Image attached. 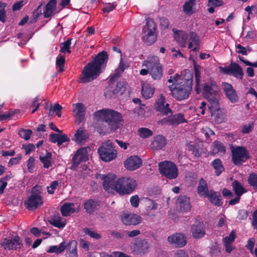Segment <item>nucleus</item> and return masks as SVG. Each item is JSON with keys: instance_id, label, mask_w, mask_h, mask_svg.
Segmentation results:
<instances>
[{"instance_id": "obj_63", "label": "nucleus", "mask_w": 257, "mask_h": 257, "mask_svg": "<svg viewBox=\"0 0 257 257\" xmlns=\"http://www.w3.org/2000/svg\"><path fill=\"white\" fill-rule=\"evenodd\" d=\"M160 25L163 29H166L168 28L170 25V22L167 18L162 17L160 19Z\"/></svg>"}, {"instance_id": "obj_49", "label": "nucleus", "mask_w": 257, "mask_h": 257, "mask_svg": "<svg viewBox=\"0 0 257 257\" xmlns=\"http://www.w3.org/2000/svg\"><path fill=\"white\" fill-rule=\"evenodd\" d=\"M18 134L21 138L27 141L30 139L32 134V131L29 129L21 128L19 131Z\"/></svg>"}, {"instance_id": "obj_29", "label": "nucleus", "mask_w": 257, "mask_h": 257, "mask_svg": "<svg viewBox=\"0 0 257 257\" xmlns=\"http://www.w3.org/2000/svg\"><path fill=\"white\" fill-rule=\"evenodd\" d=\"M130 67L129 63L127 60H124L122 58H120L119 65L115 70L113 75L111 77L110 81L118 77L124 72V70L127 69Z\"/></svg>"}, {"instance_id": "obj_43", "label": "nucleus", "mask_w": 257, "mask_h": 257, "mask_svg": "<svg viewBox=\"0 0 257 257\" xmlns=\"http://www.w3.org/2000/svg\"><path fill=\"white\" fill-rule=\"evenodd\" d=\"M226 152V149L223 143L216 141L213 142L212 145V152L215 154L218 153L224 154Z\"/></svg>"}, {"instance_id": "obj_46", "label": "nucleus", "mask_w": 257, "mask_h": 257, "mask_svg": "<svg viewBox=\"0 0 257 257\" xmlns=\"http://www.w3.org/2000/svg\"><path fill=\"white\" fill-rule=\"evenodd\" d=\"M247 183L253 188L254 190H257V174L255 173L249 174L247 179Z\"/></svg>"}, {"instance_id": "obj_9", "label": "nucleus", "mask_w": 257, "mask_h": 257, "mask_svg": "<svg viewBox=\"0 0 257 257\" xmlns=\"http://www.w3.org/2000/svg\"><path fill=\"white\" fill-rule=\"evenodd\" d=\"M98 152L101 159L105 162H110L115 159L117 156V152L110 141L103 143L98 148Z\"/></svg>"}, {"instance_id": "obj_35", "label": "nucleus", "mask_w": 257, "mask_h": 257, "mask_svg": "<svg viewBox=\"0 0 257 257\" xmlns=\"http://www.w3.org/2000/svg\"><path fill=\"white\" fill-rule=\"evenodd\" d=\"M62 216H68L70 213L75 212L74 204L73 203H65L60 208Z\"/></svg>"}, {"instance_id": "obj_16", "label": "nucleus", "mask_w": 257, "mask_h": 257, "mask_svg": "<svg viewBox=\"0 0 257 257\" xmlns=\"http://www.w3.org/2000/svg\"><path fill=\"white\" fill-rule=\"evenodd\" d=\"M168 242L175 247H182L187 243V237L182 233H173L168 237Z\"/></svg>"}, {"instance_id": "obj_11", "label": "nucleus", "mask_w": 257, "mask_h": 257, "mask_svg": "<svg viewBox=\"0 0 257 257\" xmlns=\"http://www.w3.org/2000/svg\"><path fill=\"white\" fill-rule=\"evenodd\" d=\"M1 244L5 250H20L23 246L22 240L18 235L5 238Z\"/></svg>"}, {"instance_id": "obj_53", "label": "nucleus", "mask_w": 257, "mask_h": 257, "mask_svg": "<svg viewBox=\"0 0 257 257\" xmlns=\"http://www.w3.org/2000/svg\"><path fill=\"white\" fill-rule=\"evenodd\" d=\"M235 232L232 230L228 236H226L222 239L224 244H232L235 239Z\"/></svg>"}, {"instance_id": "obj_51", "label": "nucleus", "mask_w": 257, "mask_h": 257, "mask_svg": "<svg viewBox=\"0 0 257 257\" xmlns=\"http://www.w3.org/2000/svg\"><path fill=\"white\" fill-rule=\"evenodd\" d=\"M65 62V57L62 55L60 56V57H57L56 58V64L59 68V71L60 72H62L64 71V67Z\"/></svg>"}, {"instance_id": "obj_6", "label": "nucleus", "mask_w": 257, "mask_h": 257, "mask_svg": "<svg viewBox=\"0 0 257 257\" xmlns=\"http://www.w3.org/2000/svg\"><path fill=\"white\" fill-rule=\"evenodd\" d=\"M232 162L236 166L242 165L246 161L250 159L248 151L244 146H236L230 147Z\"/></svg>"}, {"instance_id": "obj_3", "label": "nucleus", "mask_w": 257, "mask_h": 257, "mask_svg": "<svg viewBox=\"0 0 257 257\" xmlns=\"http://www.w3.org/2000/svg\"><path fill=\"white\" fill-rule=\"evenodd\" d=\"M94 116L102 119L111 130L115 131L122 125V116L120 112L108 108H103L95 111Z\"/></svg>"}, {"instance_id": "obj_27", "label": "nucleus", "mask_w": 257, "mask_h": 257, "mask_svg": "<svg viewBox=\"0 0 257 257\" xmlns=\"http://www.w3.org/2000/svg\"><path fill=\"white\" fill-rule=\"evenodd\" d=\"M50 141L53 143H57L60 147L63 143L70 142V140L66 134L51 133L50 135Z\"/></svg>"}, {"instance_id": "obj_4", "label": "nucleus", "mask_w": 257, "mask_h": 257, "mask_svg": "<svg viewBox=\"0 0 257 257\" xmlns=\"http://www.w3.org/2000/svg\"><path fill=\"white\" fill-rule=\"evenodd\" d=\"M137 186V181L130 177H121L116 181L115 190L119 195L132 193Z\"/></svg>"}, {"instance_id": "obj_14", "label": "nucleus", "mask_w": 257, "mask_h": 257, "mask_svg": "<svg viewBox=\"0 0 257 257\" xmlns=\"http://www.w3.org/2000/svg\"><path fill=\"white\" fill-rule=\"evenodd\" d=\"M191 231L193 238L196 239L203 237L205 235V227L201 219H196L191 227Z\"/></svg>"}, {"instance_id": "obj_55", "label": "nucleus", "mask_w": 257, "mask_h": 257, "mask_svg": "<svg viewBox=\"0 0 257 257\" xmlns=\"http://www.w3.org/2000/svg\"><path fill=\"white\" fill-rule=\"evenodd\" d=\"M181 76L180 75L176 73L173 76H171L169 79L168 80V82L169 83H172L171 85H174L175 86L177 85V84H179L181 79Z\"/></svg>"}, {"instance_id": "obj_58", "label": "nucleus", "mask_w": 257, "mask_h": 257, "mask_svg": "<svg viewBox=\"0 0 257 257\" xmlns=\"http://www.w3.org/2000/svg\"><path fill=\"white\" fill-rule=\"evenodd\" d=\"M83 231L86 235L90 236L92 238L97 239L101 238V235L99 233H97L93 231H91L88 228H84L83 229Z\"/></svg>"}, {"instance_id": "obj_13", "label": "nucleus", "mask_w": 257, "mask_h": 257, "mask_svg": "<svg viewBox=\"0 0 257 257\" xmlns=\"http://www.w3.org/2000/svg\"><path fill=\"white\" fill-rule=\"evenodd\" d=\"M219 70L221 73L226 75H233L234 77L242 79L243 76V72L242 68L236 63L231 62L228 67H220Z\"/></svg>"}, {"instance_id": "obj_23", "label": "nucleus", "mask_w": 257, "mask_h": 257, "mask_svg": "<svg viewBox=\"0 0 257 257\" xmlns=\"http://www.w3.org/2000/svg\"><path fill=\"white\" fill-rule=\"evenodd\" d=\"M167 143L166 138L162 135L155 136L150 144V148L154 151H157L162 149Z\"/></svg>"}, {"instance_id": "obj_60", "label": "nucleus", "mask_w": 257, "mask_h": 257, "mask_svg": "<svg viewBox=\"0 0 257 257\" xmlns=\"http://www.w3.org/2000/svg\"><path fill=\"white\" fill-rule=\"evenodd\" d=\"M193 5L190 4L187 1L185 2L183 6V11L186 14L191 15L192 14V8L193 7Z\"/></svg>"}, {"instance_id": "obj_26", "label": "nucleus", "mask_w": 257, "mask_h": 257, "mask_svg": "<svg viewBox=\"0 0 257 257\" xmlns=\"http://www.w3.org/2000/svg\"><path fill=\"white\" fill-rule=\"evenodd\" d=\"M88 160L87 156V149L81 148L79 149L72 158V161L76 164H80L81 162H85Z\"/></svg>"}, {"instance_id": "obj_28", "label": "nucleus", "mask_w": 257, "mask_h": 257, "mask_svg": "<svg viewBox=\"0 0 257 257\" xmlns=\"http://www.w3.org/2000/svg\"><path fill=\"white\" fill-rule=\"evenodd\" d=\"M200 66L197 65L196 62H194V76L195 79V91L196 93L199 94L201 93L202 89L201 87L200 82H201V73H200Z\"/></svg>"}, {"instance_id": "obj_39", "label": "nucleus", "mask_w": 257, "mask_h": 257, "mask_svg": "<svg viewBox=\"0 0 257 257\" xmlns=\"http://www.w3.org/2000/svg\"><path fill=\"white\" fill-rule=\"evenodd\" d=\"M136 245V249L140 253H145L147 252L149 247L148 242L145 239L138 241Z\"/></svg>"}, {"instance_id": "obj_61", "label": "nucleus", "mask_w": 257, "mask_h": 257, "mask_svg": "<svg viewBox=\"0 0 257 257\" xmlns=\"http://www.w3.org/2000/svg\"><path fill=\"white\" fill-rule=\"evenodd\" d=\"M22 148L25 150L26 155H29L31 152L34 151L35 150V146L33 144H29L28 145H23Z\"/></svg>"}, {"instance_id": "obj_33", "label": "nucleus", "mask_w": 257, "mask_h": 257, "mask_svg": "<svg viewBox=\"0 0 257 257\" xmlns=\"http://www.w3.org/2000/svg\"><path fill=\"white\" fill-rule=\"evenodd\" d=\"M98 206V202L97 200L88 199L84 203V208L87 213L91 214L97 209Z\"/></svg>"}, {"instance_id": "obj_10", "label": "nucleus", "mask_w": 257, "mask_h": 257, "mask_svg": "<svg viewBox=\"0 0 257 257\" xmlns=\"http://www.w3.org/2000/svg\"><path fill=\"white\" fill-rule=\"evenodd\" d=\"M146 66L150 70V74L154 80H160L162 78L163 74V66L157 57L147 61Z\"/></svg>"}, {"instance_id": "obj_64", "label": "nucleus", "mask_w": 257, "mask_h": 257, "mask_svg": "<svg viewBox=\"0 0 257 257\" xmlns=\"http://www.w3.org/2000/svg\"><path fill=\"white\" fill-rule=\"evenodd\" d=\"M52 109L54 112H56L58 117H60L61 116L62 107L59 103H55L53 107H52Z\"/></svg>"}, {"instance_id": "obj_36", "label": "nucleus", "mask_w": 257, "mask_h": 257, "mask_svg": "<svg viewBox=\"0 0 257 257\" xmlns=\"http://www.w3.org/2000/svg\"><path fill=\"white\" fill-rule=\"evenodd\" d=\"M77 243L75 240H72L67 243V253L68 257H78L77 252Z\"/></svg>"}, {"instance_id": "obj_1", "label": "nucleus", "mask_w": 257, "mask_h": 257, "mask_svg": "<svg viewBox=\"0 0 257 257\" xmlns=\"http://www.w3.org/2000/svg\"><path fill=\"white\" fill-rule=\"evenodd\" d=\"M108 55L106 51L99 52L84 68L80 77L81 82L88 83L97 78L101 73V68L105 67L108 61Z\"/></svg>"}, {"instance_id": "obj_57", "label": "nucleus", "mask_w": 257, "mask_h": 257, "mask_svg": "<svg viewBox=\"0 0 257 257\" xmlns=\"http://www.w3.org/2000/svg\"><path fill=\"white\" fill-rule=\"evenodd\" d=\"M6 7V4L5 3L0 2V21L2 22H5L6 17V11L5 9Z\"/></svg>"}, {"instance_id": "obj_32", "label": "nucleus", "mask_w": 257, "mask_h": 257, "mask_svg": "<svg viewBox=\"0 0 257 257\" xmlns=\"http://www.w3.org/2000/svg\"><path fill=\"white\" fill-rule=\"evenodd\" d=\"M197 190V193L200 197H205L209 192L210 190L208 189V184L203 178L200 179Z\"/></svg>"}, {"instance_id": "obj_18", "label": "nucleus", "mask_w": 257, "mask_h": 257, "mask_svg": "<svg viewBox=\"0 0 257 257\" xmlns=\"http://www.w3.org/2000/svg\"><path fill=\"white\" fill-rule=\"evenodd\" d=\"M121 220L126 225H137L142 221V217L134 213L123 212L121 215Z\"/></svg>"}, {"instance_id": "obj_22", "label": "nucleus", "mask_w": 257, "mask_h": 257, "mask_svg": "<svg viewBox=\"0 0 257 257\" xmlns=\"http://www.w3.org/2000/svg\"><path fill=\"white\" fill-rule=\"evenodd\" d=\"M205 197L207 198L208 201L214 206L220 207L223 205V202L219 192H216L212 189H210L209 192L207 193Z\"/></svg>"}, {"instance_id": "obj_62", "label": "nucleus", "mask_w": 257, "mask_h": 257, "mask_svg": "<svg viewBox=\"0 0 257 257\" xmlns=\"http://www.w3.org/2000/svg\"><path fill=\"white\" fill-rule=\"evenodd\" d=\"M35 161V159L33 157H30L27 161L28 170L30 173H32L33 172Z\"/></svg>"}, {"instance_id": "obj_45", "label": "nucleus", "mask_w": 257, "mask_h": 257, "mask_svg": "<svg viewBox=\"0 0 257 257\" xmlns=\"http://www.w3.org/2000/svg\"><path fill=\"white\" fill-rule=\"evenodd\" d=\"M126 89V83L124 81L118 82L116 86L115 89H114L113 93H115L116 95H122L125 91Z\"/></svg>"}, {"instance_id": "obj_52", "label": "nucleus", "mask_w": 257, "mask_h": 257, "mask_svg": "<svg viewBox=\"0 0 257 257\" xmlns=\"http://www.w3.org/2000/svg\"><path fill=\"white\" fill-rule=\"evenodd\" d=\"M188 150L189 151H191L192 154L196 157H200L201 156V153L199 152V150L197 146L189 144L187 145Z\"/></svg>"}, {"instance_id": "obj_30", "label": "nucleus", "mask_w": 257, "mask_h": 257, "mask_svg": "<svg viewBox=\"0 0 257 257\" xmlns=\"http://www.w3.org/2000/svg\"><path fill=\"white\" fill-rule=\"evenodd\" d=\"M73 111L78 117L79 122H81L84 118L85 114V107L82 103H76L73 104Z\"/></svg>"}, {"instance_id": "obj_20", "label": "nucleus", "mask_w": 257, "mask_h": 257, "mask_svg": "<svg viewBox=\"0 0 257 257\" xmlns=\"http://www.w3.org/2000/svg\"><path fill=\"white\" fill-rule=\"evenodd\" d=\"M156 109L163 115H167L172 113V110L169 108V104L166 102L165 97L161 94L160 98L156 101Z\"/></svg>"}, {"instance_id": "obj_37", "label": "nucleus", "mask_w": 257, "mask_h": 257, "mask_svg": "<svg viewBox=\"0 0 257 257\" xmlns=\"http://www.w3.org/2000/svg\"><path fill=\"white\" fill-rule=\"evenodd\" d=\"M233 191L236 195H240L247 192V190L244 188L242 184L237 180H234L231 184Z\"/></svg>"}, {"instance_id": "obj_19", "label": "nucleus", "mask_w": 257, "mask_h": 257, "mask_svg": "<svg viewBox=\"0 0 257 257\" xmlns=\"http://www.w3.org/2000/svg\"><path fill=\"white\" fill-rule=\"evenodd\" d=\"M142 165L141 159L138 156H131L124 162V166L129 171H134L139 168Z\"/></svg>"}, {"instance_id": "obj_12", "label": "nucleus", "mask_w": 257, "mask_h": 257, "mask_svg": "<svg viewBox=\"0 0 257 257\" xmlns=\"http://www.w3.org/2000/svg\"><path fill=\"white\" fill-rule=\"evenodd\" d=\"M171 113L168 117L162 118L159 121V124L177 126L181 123L187 122L184 115L181 113H178L174 114Z\"/></svg>"}, {"instance_id": "obj_50", "label": "nucleus", "mask_w": 257, "mask_h": 257, "mask_svg": "<svg viewBox=\"0 0 257 257\" xmlns=\"http://www.w3.org/2000/svg\"><path fill=\"white\" fill-rule=\"evenodd\" d=\"M50 223L58 228H63L66 224L65 222L61 221L60 217L52 218Z\"/></svg>"}, {"instance_id": "obj_59", "label": "nucleus", "mask_w": 257, "mask_h": 257, "mask_svg": "<svg viewBox=\"0 0 257 257\" xmlns=\"http://www.w3.org/2000/svg\"><path fill=\"white\" fill-rule=\"evenodd\" d=\"M59 182L58 181H54L51 183L49 186H47V192L49 194H53L56 188L58 186Z\"/></svg>"}, {"instance_id": "obj_2", "label": "nucleus", "mask_w": 257, "mask_h": 257, "mask_svg": "<svg viewBox=\"0 0 257 257\" xmlns=\"http://www.w3.org/2000/svg\"><path fill=\"white\" fill-rule=\"evenodd\" d=\"M193 79V73H189L187 77H183L176 86L169 85L168 87L172 97L179 101L188 98L192 89Z\"/></svg>"}, {"instance_id": "obj_44", "label": "nucleus", "mask_w": 257, "mask_h": 257, "mask_svg": "<svg viewBox=\"0 0 257 257\" xmlns=\"http://www.w3.org/2000/svg\"><path fill=\"white\" fill-rule=\"evenodd\" d=\"M39 159L43 163V166L45 168H48L52 166V154L47 151V154L45 156H40Z\"/></svg>"}, {"instance_id": "obj_38", "label": "nucleus", "mask_w": 257, "mask_h": 257, "mask_svg": "<svg viewBox=\"0 0 257 257\" xmlns=\"http://www.w3.org/2000/svg\"><path fill=\"white\" fill-rule=\"evenodd\" d=\"M211 165L215 169V174L217 176H219L224 171V166L220 159H215L211 162Z\"/></svg>"}, {"instance_id": "obj_17", "label": "nucleus", "mask_w": 257, "mask_h": 257, "mask_svg": "<svg viewBox=\"0 0 257 257\" xmlns=\"http://www.w3.org/2000/svg\"><path fill=\"white\" fill-rule=\"evenodd\" d=\"M219 91V87L214 81L205 83L203 86V95L209 98L216 96Z\"/></svg>"}, {"instance_id": "obj_56", "label": "nucleus", "mask_w": 257, "mask_h": 257, "mask_svg": "<svg viewBox=\"0 0 257 257\" xmlns=\"http://www.w3.org/2000/svg\"><path fill=\"white\" fill-rule=\"evenodd\" d=\"M116 4L115 2L106 4L103 7L102 11L104 13H109L115 9Z\"/></svg>"}, {"instance_id": "obj_25", "label": "nucleus", "mask_w": 257, "mask_h": 257, "mask_svg": "<svg viewBox=\"0 0 257 257\" xmlns=\"http://www.w3.org/2000/svg\"><path fill=\"white\" fill-rule=\"evenodd\" d=\"M174 39L181 47H185L189 35L186 32L173 29Z\"/></svg>"}, {"instance_id": "obj_42", "label": "nucleus", "mask_w": 257, "mask_h": 257, "mask_svg": "<svg viewBox=\"0 0 257 257\" xmlns=\"http://www.w3.org/2000/svg\"><path fill=\"white\" fill-rule=\"evenodd\" d=\"M115 183L116 182L112 178V176L109 175L107 179L105 181V182L102 183V186L106 191L109 192L112 189H114L115 190Z\"/></svg>"}, {"instance_id": "obj_47", "label": "nucleus", "mask_w": 257, "mask_h": 257, "mask_svg": "<svg viewBox=\"0 0 257 257\" xmlns=\"http://www.w3.org/2000/svg\"><path fill=\"white\" fill-rule=\"evenodd\" d=\"M72 39H68L66 41H64L61 44L60 50H59L60 53H71L70 46L71 44Z\"/></svg>"}, {"instance_id": "obj_34", "label": "nucleus", "mask_w": 257, "mask_h": 257, "mask_svg": "<svg viewBox=\"0 0 257 257\" xmlns=\"http://www.w3.org/2000/svg\"><path fill=\"white\" fill-rule=\"evenodd\" d=\"M56 0H50L48 2L45 6V10L43 13L44 18H48L52 16L56 7Z\"/></svg>"}, {"instance_id": "obj_24", "label": "nucleus", "mask_w": 257, "mask_h": 257, "mask_svg": "<svg viewBox=\"0 0 257 257\" xmlns=\"http://www.w3.org/2000/svg\"><path fill=\"white\" fill-rule=\"evenodd\" d=\"M177 204L179 207L181 211L187 212L191 210V205L190 198L185 195L179 196L177 200Z\"/></svg>"}, {"instance_id": "obj_15", "label": "nucleus", "mask_w": 257, "mask_h": 257, "mask_svg": "<svg viewBox=\"0 0 257 257\" xmlns=\"http://www.w3.org/2000/svg\"><path fill=\"white\" fill-rule=\"evenodd\" d=\"M221 87L226 97L231 103H235L238 101V96L236 91L231 84L223 82Z\"/></svg>"}, {"instance_id": "obj_7", "label": "nucleus", "mask_w": 257, "mask_h": 257, "mask_svg": "<svg viewBox=\"0 0 257 257\" xmlns=\"http://www.w3.org/2000/svg\"><path fill=\"white\" fill-rule=\"evenodd\" d=\"M37 187L36 185L32 188L31 194L24 202V206L28 210H35L43 204V198L40 195L41 192L37 190Z\"/></svg>"}, {"instance_id": "obj_21", "label": "nucleus", "mask_w": 257, "mask_h": 257, "mask_svg": "<svg viewBox=\"0 0 257 257\" xmlns=\"http://www.w3.org/2000/svg\"><path fill=\"white\" fill-rule=\"evenodd\" d=\"M208 98V106L211 115L214 116L215 118H218L219 112L221 111L218 99L214 96L210 97Z\"/></svg>"}, {"instance_id": "obj_5", "label": "nucleus", "mask_w": 257, "mask_h": 257, "mask_svg": "<svg viewBox=\"0 0 257 257\" xmlns=\"http://www.w3.org/2000/svg\"><path fill=\"white\" fill-rule=\"evenodd\" d=\"M146 25L143 28L142 32L144 41L148 45H151L157 38V28L154 20L150 18L146 19Z\"/></svg>"}, {"instance_id": "obj_31", "label": "nucleus", "mask_w": 257, "mask_h": 257, "mask_svg": "<svg viewBox=\"0 0 257 257\" xmlns=\"http://www.w3.org/2000/svg\"><path fill=\"white\" fill-rule=\"evenodd\" d=\"M89 138V134L87 131L80 127L76 132L74 135V140L78 144L85 142Z\"/></svg>"}, {"instance_id": "obj_41", "label": "nucleus", "mask_w": 257, "mask_h": 257, "mask_svg": "<svg viewBox=\"0 0 257 257\" xmlns=\"http://www.w3.org/2000/svg\"><path fill=\"white\" fill-rule=\"evenodd\" d=\"M154 91V88L149 85H143L142 87L143 97L146 99L153 96Z\"/></svg>"}, {"instance_id": "obj_40", "label": "nucleus", "mask_w": 257, "mask_h": 257, "mask_svg": "<svg viewBox=\"0 0 257 257\" xmlns=\"http://www.w3.org/2000/svg\"><path fill=\"white\" fill-rule=\"evenodd\" d=\"M67 247V243L66 241H62L59 245L57 246L56 245H53L50 246L49 249L47 250V252L49 253H55L56 254L60 253L63 252Z\"/></svg>"}, {"instance_id": "obj_48", "label": "nucleus", "mask_w": 257, "mask_h": 257, "mask_svg": "<svg viewBox=\"0 0 257 257\" xmlns=\"http://www.w3.org/2000/svg\"><path fill=\"white\" fill-rule=\"evenodd\" d=\"M138 134L141 138L146 139L151 137L153 133L149 128L146 127L140 128L138 130Z\"/></svg>"}, {"instance_id": "obj_8", "label": "nucleus", "mask_w": 257, "mask_h": 257, "mask_svg": "<svg viewBox=\"0 0 257 257\" xmlns=\"http://www.w3.org/2000/svg\"><path fill=\"white\" fill-rule=\"evenodd\" d=\"M159 170L160 173L169 179H176L178 176V170L176 165L168 161L159 163Z\"/></svg>"}, {"instance_id": "obj_54", "label": "nucleus", "mask_w": 257, "mask_h": 257, "mask_svg": "<svg viewBox=\"0 0 257 257\" xmlns=\"http://www.w3.org/2000/svg\"><path fill=\"white\" fill-rule=\"evenodd\" d=\"M188 35L190 42H192L195 45H200L199 38L196 33L191 32Z\"/></svg>"}]
</instances>
